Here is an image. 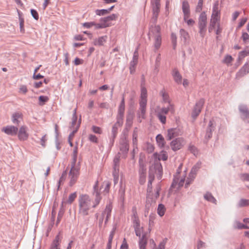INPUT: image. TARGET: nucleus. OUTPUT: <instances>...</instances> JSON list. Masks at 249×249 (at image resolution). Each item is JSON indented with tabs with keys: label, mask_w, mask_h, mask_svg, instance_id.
Masks as SVG:
<instances>
[{
	"label": "nucleus",
	"mask_w": 249,
	"mask_h": 249,
	"mask_svg": "<svg viewBox=\"0 0 249 249\" xmlns=\"http://www.w3.org/2000/svg\"><path fill=\"white\" fill-rule=\"evenodd\" d=\"M234 227H235V228H237V229H249V226H248L246 225H244L243 224H242L241 223H240L239 221H236L235 222Z\"/></svg>",
	"instance_id": "47"
},
{
	"label": "nucleus",
	"mask_w": 249,
	"mask_h": 249,
	"mask_svg": "<svg viewBox=\"0 0 249 249\" xmlns=\"http://www.w3.org/2000/svg\"><path fill=\"white\" fill-rule=\"evenodd\" d=\"M155 39L154 47L156 50H158L161 45V38L160 35H158L156 37L154 38Z\"/></svg>",
	"instance_id": "40"
},
{
	"label": "nucleus",
	"mask_w": 249,
	"mask_h": 249,
	"mask_svg": "<svg viewBox=\"0 0 249 249\" xmlns=\"http://www.w3.org/2000/svg\"><path fill=\"white\" fill-rule=\"evenodd\" d=\"M79 170L80 167L79 164L73 165L71 164V168L68 176L70 186H72L76 183L79 175Z\"/></svg>",
	"instance_id": "4"
},
{
	"label": "nucleus",
	"mask_w": 249,
	"mask_h": 249,
	"mask_svg": "<svg viewBox=\"0 0 249 249\" xmlns=\"http://www.w3.org/2000/svg\"><path fill=\"white\" fill-rule=\"evenodd\" d=\"M216 124L213 120L210 121L207 128L205 138L209 139L212 136V132L214 130Z\"/></svg>",
	"instance_id": "17"
},
{
	"label": "nucleus",
	"mask_w": 249,
	"mask_h": 249,
	"mask_svg": "<svg viewBox=\"0 0 249 249\" xmlns=\"http://www.w3.org/2000/svg\"><path fill=\"white\" fill-rule=\"evenodd\" d=\"M240 178L243 181H249V174L248 173H244L240 175Z\"/></svg>",
	"instance_id": "58"
},
{
	"label": "nucleus",
	"mask_w": 249,
	"mask_h": 249,
	"mask_svg": "<svg viewBox=\"0 0 249 249\" xmlns=\"http://www.w3.org/2000/svg\"><path fill=\"white\" fill-rule=\"evenodd\" d=\"M118 18L117 14H113L107 17L101 18L100 21L102 22L103 24L107 25V27L110 25L109 22L113 20H115Z\"/></svg>",
	"instance_id": "16"
},
{
	"label": "nucleus",
	"mask_w": 249,
	"mask_h": 249,
	"mask_svg": "<svg viewBox=\"0 0 249 249\" xmlns=\"http://www.w3.org/2000/svg\"><path fill=\"white\" fill-rule=\"evenodd\" d=\"M112 209V205L109 202L107 205L105 209L102 213L101 217L99 219V226H101L104 218H105V223L107 224L111 216Z\"/></svg>",
	"instance_id": "7"
},
{
	"label": "nucleus",
	"mask_w": 249,
	"mask_h": 249,
	"mask_svg": "<svg viewBox=\"0 0 249 249\" xmlns=\"http://www.w3.org/2000/svg\"><path fill=\"white\" fill-rule=\"evenodd\" d=\"M77 154H78V147H77V143H76V145L75 146L74 149L72 152V160L71 163L72 164H76V162L77 161Z\"/></svg>",
	"instance_id": "36"
},
{
	"label": "nucleus",
	"mask_w": 249,
	"mask_h": 249,
	"mask_svg": "<svg viewBox=\"0 0 249 249\" xmlns=\"http://www.w3.org/2000/svg\"><path fill=\"white\" fill-rule=\"evenodd\" d=\"M152 184L150 182H148L147 189V205L148 202L155 203L156 200L159 196V192L160 190V187L159 185H157L156 187V192L154 195L152 194Z\"/></svg>",
	"instance_id": "6"
},
{
	"label": "nucleus",
	"mask_w": 249,
	"mask_h": 249,
	"mask_svg": "<svg viewBox=\"0 0 249 249\" xmlns=\"http://www.w3.org/2000/svg\"><path fill=\"white\" fill-rule=\"evenodd\" d=\"M137 137H138V133H137V128H135V129L133 131V151H135V149L137 148Z\"/></svg>",
	"instance_id": "37"
},
{
	"label": "nucleus",
	"mask_w": 249,
	"mask_h": 249,
	"mask_svg": "<svg viewBox=\"0 0 249 249\" xmlns=\"http://www.w3.org/2000/svg\"><path fill=\"white\" fill-rule=\"evenodd\" d=\"M204 104V99H200L198 102L196 103L192 114V116L194 118H196L199 115L201 112Z\"/></svg>",
	"instance_id": "13"
},
{
	"label": "nucleus",
	"mask_w": 249,
	"mask_h": 249,
	"mask_svg": "<svg viewBox=\"0 0 249 249\" xmlns=\"http://www.w3.org/2000/svg\"><path fill=\"white\" fill-rule=\"evenodd\" d=\"M248 64H245L236 73V77L240 78L249 72V67H248Z\"/></svg>",
	"instance_id": "21"
},
{
	"label": "nucleus",
	"mask_w": 249,
	"mask_h": 249,
	"mask_svg": "<svg viewBox=\"0 0 249 249\" xmlns=\"http://www.w3.org/2000/svg\"><path fill=\"white\" fill-rule=\"evenodd\" d=\"M165 211V208L164 206L162 204H159L157 209V213L160 216H162L164 214Z\"/></svg>",
	"instance_id": "41"
},
{
	"label": "nucleus",
	"mask_w": 249,
	"mask_h": 249,
	"mask_svg": "<svg viewBox=\"0 0 249 249\" xmlns=\"http://www.w3.org/2000/svg\"><path fill=\"white\" fill-rule=\"evenodd\" d=\"M249 206V199H241L238 203V207H242Z\"/></svg>",
	"instance_id": "45"
},
{
	"label": "nucleus",
	"mask_w": 249,
	"mask_h": 249,
	"mask_svg": "<svg viewBox=\"0 0 249 249\" xmlns=\"http://www.w3.org/2000/svg\"><path fill=\"white\" fill-rule=\"evenodd\" d=\"M92 130L95 133L100 134L102 133L101 128L98 126H92Z\"/></svg>",
	"instance_id": "59"
},
{
	"label": "nucleus",
	"mask_w": 249,
	"mask_h": 249,
	"mask_svg": "<svg viewBox=\"0 0 249 249\" xmlns=\"http://www.w3.org/2000/svg\"><path fill=\"white\" fill-rule=\"evenodd\" d=\"M78 123V121L77 122V117H72L71 123L69 126V128L71 130L75 129Z\"/></svg>",
	"instance_id": "46"
},
{
	"label": "nucleus",
	"mask_w": 249,
	"mask_h": 249,
	"mask_svg": "<svg viewBox=\"0 0 249 249\" xmlns=\"http://www.w3.org/2000/svg\"><path fill=\"white\" fill-rule=\"evenodd\" d=\"M61 241L60 234H57L51 244L50 249H60L59 246Z\"/></svg>",
	"instance_id": "22"
},
{
	"label": "nucleus",
	"mask_w": 249,
	"mask_h": 249,
	"mask_svg": "<svg viewBox=\"0 0 249 249\" xmlns=\"http://www.w3.org/2000/svg\"><path fill=\"white\" fill-rule=\"evenodd\" d=\"M81 119L80 118L79 119L78 124H76L75 129H73V130H71L72 132L70 134V135L69 136L68 140L72 141V140L74 136V134L77 132V131H78V130L80 127V125L81 124Z\"/></svg>",
	"instance_id": "33"
},
{
	"label": "nucleus",
	"mask_w": 249,
	"mask_h": 249,
	"mask_svg": "<svg viewBox=\"0 0 249 249\" xmlns=\"http://www.w3.org/2000/svg\"><path fill=\"white\" fill-rule=\"evenodd\" d=\"M172 76L174 80L178 84H180L182 81V76L178 70L174 69L172 72Z\"/></svg>",
	"instance_id": "24"
},
{
	"label": "nucleus",
	"mask_w": 249,
	"mask_h": 249,
	"mask_svg": "<svg viewBox=\"0 0 249 249\" xmlns=\"http://www.w3.org/2000/svg\"><path fill=\"white\" fill-rule=\"evenodd\" d=\"M120 150L124 152H127V151L129 150V146L128 144H124L121 145L120 146Z\"/></svg>",
	"instance_id": "62"
},
{
	"label": "nucleus",
	"mask_w": 249,
	"mask_h": 249,
	"mask_svg": "<svg viewBox=\"0 0 249 249\" xmlns=\"http://www.w3.org/2000/svg\"><path fill=\"white\" fill-rule=\"evenodd\" d=\"M147 244V239L144 234L142 235V237L139 240V248L140 249H146V245Z\"/></svg>",
	"instance_id": "30"
},
{
	"label": "nucleus",
	"mask_w": 249,
	"mask_h": 249,
	"mask_svg": "<svg viewBox=\"0 0 249 249\" xmlns=\"http://www.w3.org/2000/svg\"><path fill=\"white\" fill-rule=\"evenodd\" d=\"M232 60H233V59L231 55H227L225 56V58L223 60V62L227 65H229L230 63H231V62Z\"/></svg>",
	"instance_id": "53"
},
{
	"label": "nucleus",
	"mask_w": 249,
	"mask_h": 249,
	"mask_svg": "<svg viewBox=\"0 0 249 249\" xmlns=\"http://www.w3.org/2000/svg\"><path fill=\"white\" fill-rule=\"evenodd\" d=\"M95 29H103L107 27V25L103 24L102 22H100L99 23L95 22V25H93Z\"/></svg>",
	"instance_id": "57"
},
{
	"label": "nucleus",
	"mask_w": 249,
	"mask_h": 249,
	"mask_svg": "<svg viewBox=\"0 0 249 249\" xmlns=\"http://www.w3.org/2000/svg\"><path fill=\"white\" fill-rule=\"evenodd\" d=\"M138 63L137 60H132L130 63L129 70L130 73H133L135 71V67Z\"/></svg>",
	"instance_id": "44"
},
{
	"label": "nucleus",
	"mask_w": 249,
	"mask_h": 249,
	"mask_svg": "<svg viewBox=\"0 0 249 249\" xmlns=\"http://www.w3.org/2000/svg\"><path fill=\"white\" fill-rule=\"evenodd\" d=\"M1 131L7 135L15 136L17 135L18 132V128L13 125H7L2 127Z\"/></svg>",
	"instance_id": "14"
},
{
	"label": "nucleus",
	"mask_w": 249,
	"mask_h": 249,
	"mask_svg": "<svg viewBox=\"0 0 249 249\" xmlns=\"http://www.w3.org/2000/svg\"><path fill=\"white\" fill-rule=\"evenodd\" d=\"M185 144V141L182 138H176L170 143V146L173 151L181 149Z\"/></svg>",
	"instance_id": "9"
},
{
	"label": "nucleus",
	"mask_w": 249,
	"mask_h": 249,
	"mask_svg": "<svg viewBox=\"0 0 249 249\" xmlns=\"http://www.w3.org/2000/svg\"><path fill=\"white\" fill-rule=\"evenodd\" d=\"M160 94L162 96V101L164 103H167L168 104V105L169 104V103H171L168 93L165 91V90L164 89H162L160 91Z\"/></svg>",
	"instance_id": "29"
},
{
	"label": "nucleus",
	"mask_w": 249,
	"mask_h": 249,
	"mask_svg": "<svg viewBox=\"0 0 249 249\" xmlns=\"http://www.w3.org/2000/svg\"><path fill=\"white\" fill-rule=\"evenodd\" d=\"M182 134L180 129L178 128H174L169 129L167 132V139L170 140L172 139L181 135Z\"/></svg>",
	"instance_id": "15"
},
{
	"label": "nucleus",
	"mask_w": 249,
	"mask_h": 249,
	"mask_svg": "<svg viewBox=\"0 0 249 249\" xmlns=\"http://www.w3.org/2000/svg\"><path fill=\"white\" fill-rule=\"evenodd\" d=\"M200 167V163H197L195 165L193 166L192 168L188 178L186 181L185 183V187H188L189 185L191 183V182L193 180V179L195 178L196 175V172L198 171V169Z\"/></svg>",
	"instance_id": "10"
},
{
	"label": "nucleus",
	"mask_w": 249,
	"mask_h": 249,
	"mask_svg": "<svg viewBox=\"0 0 249 249\" xmlns=\"http://www.w3.org/2000/svg\"><path fill=\"white\" fill-rule=\"evenodd\" d=\"M179 173L180 167L178 169L176 174L174 176L173 182L171 185L172 187H175L177 184L178 185V187H180L183 185L185 181V176L183 175L181 178H179L178 176Z\"/></svg>",
	"instance_id": "12"
},
{
	"label": "nucleus",
	"mask_w": 249,
	"mask_h": 249,
	"mask_svg": "<svg viewBox=\"0 0 249 249\" xmlns=\"http://www.w3.org/2000/svg\"><path fill=\"white\" fill-rule=\"evenodd\" d=\"M22 115L21 113L18 112H15L12 114V121L13 124H18L22 120Z\"/></svg>",
	"instance_id": "23"
},
{
	"label": "nucleus",
	"mask_w": 249,
	"mask_h": 249,
	"mask_svg": "<svg viewBox=\"0 0 249 249\" xmlns=\"http://www.w3.org/2000/svg\"><path fill=\"white\" fill-rule=\"evenodd\" d=\"M93 195L94 196L92 201L90 197L86 194H82L78 197V213L82 216L89 215L92 208H95L100 203L102 197L98 191V181H96L93 186Z\"/></svg>",
	"instance_id": "1"
},
{
	"label": "nucleus",
	"mask_w": 249,
	"mask_h": 249,
	"mask_svg": "<svg viewBox=\"0 0 249 249\" xmlns=\"http://www.w3.org/2000/svg\"><path fill=\"white\" fill-rule=\"evenodd\" d=\"M107 36H104L95 39L93 41V44L95 46H102L106 42Z\"/></svg>",
	"instance_id": "28"
},
{
	"label": "nucleus",
	"mask_w": 249,
	"mask_h": 249,
	"mask_svg": "<svg viewBox=\"0 0 249 249\" xmlns=\"http://www.w3.org/2000/svg\"><path fill=\"white\" fill-rule=\"evenodd\" d=\"M207 24V17L205 12H202L198 19V27L199 29V33L202 37H204L206 32Z\"/></svg>",
	"instance_id": "5"
},
{
	"label": "nucleus",
	"mask_w": 249,
	"mask_h": 249,
	"mask_svg": "<svg viewBox=\"0 0 249 249\" xmlns=\"http://www.w3.org/2000/svg\"><path fill=\"white\" fill-rule=\"evenodd\" d=\"M220 19H218L214 18H211L209 26L208 28L209 32L211 33L217 26V23H219Z\"/></svg>",
	"instance_id": "27"
},
{
	"label": "nucleus",
	"mask_w": 249,
	"mask_h": 249,
	"mask_svg": "<svg viewBox=\"0 0 249 249\" xmlns=\"http://www.w3.org/2000/svg\"><path fill=\"white\" fill-rule=\"evenodd\" d=\"M118 126H116V125L114 124V125L113 126L112 128V140L111 141L112 144L113 143L114 139H115L116 136L117 135V132H118Z\"/></svg>",
	"instance_id": "48"
},
{
	"label": "nucleus",
	"mask_w": 249,
	"mask_h": 249,
	"mask_svg": "<svg viewBox=\"0 0 249 249\" xmlns=\"http://www.w3.org/2000/svg\"><path fill=\"white\" fill-rule=\"evenodd\" d=\"M31 13L33 17L36 20H37L39 18L38 14L37 11L34 9L31 10Z\"/></svg>",
	"instance_id": "64"
},
{
	"label": "nucleus",
	"mask_w": 249,
	"mask_h": 249,
	"mask_svg": "<svg viewBox=\"0 0 249 249\" xmlns=\"http://www.w3.org/2000/svg\"><path fill=\"white\" fill-rule=\"evenodd\" d=\"M95 13L97 15L101 16L108 14V12L107 9H97L95 10Z\"/></svg>",
	"instance_id": "52"
},
{
	"label": "nucleus",
	"mask_w": 249,
	"mask_h": 249,
	"mask_svg": "<svg viewBox=\"0 0 249 249\" xmlns=\"http://www.w3.org/2000/svg\"><path fill=\"white\" fill-rule=\"evenodd\" d=\"M152 9V17L151 20V25L148 33L149 38L156 37L158 35H160V28L159 25H156L159 13L160 11V0H152L151 2Z\"/></svg>",
	"instance_id": "2"
},
{
	"label": "nucleus",
	"mask_w": 249,
	"mask_h": 249,
	"mask_svg": "<svg viewBox=\"0 0 249 249\" xmlns=\"http://www.w3.org/2000/svg\"><path fill=\"white\" fill-rule=\"evenodd\" d=\"M125 110V102L124 95L123 96L122 101L118 107V115L121 116H124Z\"/></svg>",
	"instance_id": "26"
},
{
	"label": "nucleus",
	"mask_w": 249,
	"mask_h": 249,
	"mask_svg": "<svg viewBox=\"0 0 249 249\" xmlns=\"http://www.w3.org/2000/svg\"><path fill=\"white\" fill-rule=\"evenodd\" d=\"M28 134L27 132V127L24 125L21 126L18 133L19 139L21 141H25L28 139Z\"/></svg>",
	"instance_id": "19"
},
{
	"label": "nucleus",
	"mask_w": 249,
	"mask_h": 249,
	"mask_svg": "<svg viewBox=\"0 0 249 249\" xmlns=\"http://www.w3.org/2000/svg\"><path fill=\"white\" fill-rule=\"evenodd\" d=\"M179 34L181 39L183 40L184 43H186L189 38V36L188 32L185 30L181 29L179 31Z\"/></svg>",
	"instance_id": "32"
},
{
	"label": "nucleus",
	"mask_w": 249,
	"mask_h": 249,
	"mask_svg": "<svg viewBox=\"0 0 249 249\" xmlns=\"http://www.w3.org/2000/svg\"><path fill=\"white\" fill-rule=\"evenodd\" d=\"M68 178L67 177V172H66V171H64L62 174V175L58 181V189H59V186L61 184H63L64 182L65 181V180L66 179V178Z\"/></svg>",
	"instance_id": "43"
},
{
	"label": "nucleus",
	"mask_w": 249,
	"mask_h": 249,
	"mask_svg": "<svg viewBox=\"0 0 249 249\" xmlns=\"http://www.w3.org/2000/svg\"><path fill=\"white\" fill-rule=\"evenodd\" d=\"M248 55H249V50H245L239 52L238 57V61L242 60L245 57Z\"/></svg>",
	"instance_id": "42"
},
{
	"label": "nucleus",
	"mask_w": 249,
	"mask_h": 249,
	"mask_svg": "<svg viewBox=\"0 0 249 249\" xmlns=\"http://www.w3.org/2000/svg\"><path fill=\"white\" fill-rule=\"evenodd\" d=\"M76 196H77V194H76V192L71 194L69 196L68 199L67 201L68 203L69 204H71L73 202L74 199L76 198Z\"/></svg>",
	"instance_id": "50"
},
{
	"label": "nucleus",
	"mask_w": 249,
	"mask_h": 249,
	"mask_svg": "<svg viewBox=\"0 0 249 249\" xmlns=\"http://www.w3.org/2000/svg\"><path fill=\"white\" fill-rule=\"evenodd\" d=\"M115 231V228H113L112 229V230L111 231V232H110V234L109 235V237H108V243H107V249H110V248L111 247V243H112V240L113 238V236L114 235Z\"/></svg>",
	"instance_id": "35"
},
{
	"label": "nucleus",
	"mask_w": 249,
	"mask_h": 249,
	"mask_svg": "<svg viewBox=\"0 0 249 249\" xmlns=\"http://www.w3.org/2000/svg\"><path fill=\"white\" fill-rule=\"evenodd\" d=\"M169 112L171 113H174L175 112L174 106L172 103H169L167 107L160 108L158 106L155 109L156 115L160 122L162 124H165L166 123V117L165 115Z\"/></svg>",
	"instance_id": "3"
},
{
	"label": "nucleus",
	"mask_w": 249,
	"mask_h": 249,
	"mask_svg": "<svg viewBox=\"0 0 249 249\" xmlns=\"http://www.w3.org/2000/svg\"><path fill=\"white\" fill-rule=\"evenodd\" d=\"M93 25H95V22L94 21L85 22L83 24V26L88 29L92 27Z\"/></svg>",
	"instance_id": "63"
},
{
	"label": "nucleus",
	"mask_w": 249,
	"mask_h": 249,
	"mask_svg": "<svg viewBox=\"0 0 249 249\" xmlns=\"http://www.w3.org/2000/svg\"><path fill=\"white\" fill-rule=\"evenodd\" d=\"M147 93L146 89L144 86L142 84L141 89V99H147Z\"/></svg>",
	"instance_id": "39"
},
{
	"label": "nucleus",
	"mask_w": 249,
	"mask_h": 249,
	"mask_svg": "<svg viewBox=\"0 0 249 249\" xmlns=\"http://www.w3.org/2000/svg\"><path fill=\"white\" fill-rule=\"evenodd\" d=\"M89 140L92 142H94V143L98 142V138L96 137V136L92 135V134H90L89 136Z\"/></svg>",
	"instance_id": "61"
},
{
	"label": "nucleus",
	"mask_w": 249,
	"mask_h": 249,
	"mask_svg": "<svg viewBox=\"0 0 249 249\" xmlns=\"http://www.w3.org/2000/svg\"><path fill=\"white\" fill-rule=\"evenodd\" d=\"M241 37L244 43H247L249 40V35L246 32H243Z\"/></svg>",
	"instance_id": "60"
},
{
	"label": "nucleus",
	"mask_w": 249,
	"mask_h": 249,
	"mask_svg": "<svg viewBox=\"0 0 249 249\" xmlns=\"http://www.w3.org/2000/svg\"><path fill=\"white\" fill-rule=\"evenodd\" d=\"M238 109L241 118L244 122L249 123V110L247 105L241 104L239 106Z\"/></svg>",
	"instance_id": "8"
},
{
	"label": "nucleus",
	"mask_w": 249,
	"mask_h": 249,
	"mask_svg": "<svg viewBox=\"0 0 249 249\" xmlns=\"http://www.w3.org/2000/svg\"><path fill=\"white\" fill-rule=\"evenodd\" d=\"M182 9L184 14L183 19L186 20L189 18L190 15V6L187 1H184L182 2Z\"/></svg>",
	"instance_id": "18"
},
{
	"label": "nucleus",
	"mask_w": 249,
	"mask_h": 249,
	"mask_svg": "<svg viewBox=\"0 0 249 249\" xmlns=\"http://www.w3.org/2000/svg\"><path fill=\"white\" fill-rule=\"evenodd\" d=\"M39 105L41 106H42L44 104V103L46 102H47L49 100V98L47 96H40L39 97Z\"/></svg>",
	"instance_id": "51"
},
{
	"label": "nucleus",
	"mask_w": 249,
	"mask_h": 249,
	"mask_svg": "<svg viewBox=\"0 0 249 249\" xmlns=\"http://www.w3.org/2000/svg\"><path fill=\"white\" fill-rule=\"evenodd\" d=\"M203 0H199L196 8V12H200L202 9Z\"/></svg>",
	"instance_id": "56"
},
{
	"label": "nucleus",
	"mask_w": 249,
	"mask_h": 249,
	"mask_svg": "<svg viewBox=\"0 0 249 249\" xmlns=\"http://www.w3.org/2000/svg\"><path fill=\"white\" fill-rule=\"evenodd\" d=\"M28 91L27 86L24 85H21L19 88V92L25 94Z\"/></svg>",
	"instance_id": "54"
},
{
	"label": "nucleus",
	"mask_w": 249,
	"mask_h": 249,
	"mask_svg": "<svg viewBox=\"0 0 249 249\" xmlns=\"http://www.w3.org/2000/svg\"><path fill=\"white\" fill-rule=\"evenodd\" d=\"M135 221V224L134 225L135 231L136 235L140 237V239L142 237L141 233L142 231V228L140 227V224L136 220Z\"/></svg>",
	"instance_id": "31"
},
{
	"label": "nucleus",
	"mask_w": 249,
	"mask_h": 249,
	"mask_svg": "<svg viewBox=\"0 0 249 249\" xmlns=\"http://www.w3.org/2000/svg\"><path fill=\"white\" fill-rule=\"evenodd\" d=\"M171 38L173 46V48L175 49L177 46V36L175 34L172 33L171 35Z\"/></svg>",
	"instance_id": "55"
},
{
	"label": "nucleus",
	"mask_w": 249,
	"mask_h": 249,
	"mask_svg": "<svg viewBox=\"0 0 249 249\" xmlns=\"http://www.w3.org/2000/svg\"><path fill=\"white\" fill-rule=\"evenodd\" d=\"M204 197L206 200H207L209 202H211L215 204L216 203V199L210 193H209V192L206 193L204 195Z\"/></svg>",
	"instance_id": "34"
},
{
	"label": "nucleus",
	"mask_w": 249,
	"mask_h": 249,
	"mask_svg": "<svg viewBox=\"0 0 249 249\" xmlns=\"http://www.w3.org/2000/svg\"><path fill=\"white\" fill-rule=\"evenodd\" d=\"M123 118L124 116H121L120 115H117V122L114 124V125H116V126L120 127L123 124Z\"/></svg>",
	"instance_id": "49"
},
{
	"label": "nucleus",
	"mask_w": 249,
	"mask_h": 249,
	"mask_svg": "<svg viewBox=\"0 0 249 249\" xmlns=\"http://www.w3.org/2000/svg\"><path fill=\"white\" fill-rule=\"evenodd\" d=\"M154 160L160 161V160H166L168 158V156L165 152H161L160 154L155 153L153 155Z\"/></svg>",
	"instance_id": "25"
},
{
	"label": "nucleus",
	"mask_w": 249,
	"mask_h": 249,
	"mask_svg": "<svg viewBox=\"0 0 249 249\" xmlns=\"http://www.w3.org/2000/svg\"><path fill=\"white\" fill-rule=\"evenodd\" d=\"M211 18L220 19V11L219 10L218 2L217 1L213 4Z\"/></svg>",
	"instance_id": "20"
},
{
	"label": "nucleus",
	"mask_w": 249,
	"mask_h": 249,
	"mask_svg": "<svg viewBox=\"0 0 249 249\" xmlns=\"http://www.w3.org/2000/svg\"><path fill=\"white\" fill-rule=\"evenodd\" d=\"M149 172L158 174L160 177L162 173V167L160 161L154 160V163L150 166Z\"/></svg>",
	"instance_id": "11"
},
{
	"label": "nucleus",
	"mask_w": 249,
	"mask_h": 249,
	"mask_svg": "<svg viewBox=\"0 0 249 249\" xmlns=\"http://www.w3.org/2000/svg\"><path fill=\"white\" fill-rule=\"evenodd\" d=\"M156 139L159 146L163 147L164 145V139L163 136L161 134H158Z\"/></svg>",
	"instance_id": "38"
}]
</instances>
